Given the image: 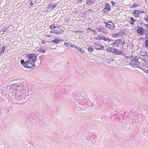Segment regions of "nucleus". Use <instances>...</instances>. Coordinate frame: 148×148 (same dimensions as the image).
<instances>
[{"label": "nucleus", "instance_id": "f257e3e1", "mask_svg": "<svg viewBox=\"0 0 148 148\" xmlns=\"http://www.w3.org/2000/svg\"><path fill=\"white\" fill-rule=\"evenodd\" d=\"M37 55L35 54H30L29 56L28 59L26 64H27V66L30 68H32L36 66L34 62L36 60Z\"/></svg>", "mask_w": 148, "mask_h": 148}, {"label": "nucleus", "instance_id": "f03ea898", "mask_svg": "<svg viewBox=\"0 0 148 148\" xmlns=\"http://www.w3.org/2000/svg\"><path fill=\"white\" fill-rule=\"evenodd\" d=\"M20 82H19V94L22 95L23 94L26 93V88L25 81L22 79H20Z\"/></svg>", "mask_w": 148, "mask_h": 148}, {"label": "nucleus", "instance_id": "7ed1b4c3", "mask_svg": "<svg viewBox=\"0 0 148 148\" xmlns=\"http://www.w3.org/2000/svg\"><path fill=\"white\" fill-rule=\"evenodd\" d=\"M111 7L108 3H106L105 4V7L104 10H102V12L105 14H106L107 12L106 11L108 12L111 10Z\"/></svg>", "mask_w": 148, "mask_h": 148}, {"label": "nucleus", "instance_id": "20e7f679", "mask_svg": "<svg viewBox=\"0 0 148 148\" xmlns=\"http://www.w3.org/2000/svg\"><path fill=\"white\" fill-rule=\"evenodd\" d=\"M106 26L108 28L110 29H115V26L113 23L111 21L105 22Z\"/></svg>", "mask_w": 148, "mask_h": 148}, {"label": "nucleus", "instance_id": "39448f33", "mask_svg": "<svg viewBox=\"0 0 148 148\" xmlns=\"http://www.w3.org/2000/svg\"><path fill=\"white\" fill-rule=\"evenodd\" d=\"M94 46L95 48V49L97 50L103 49L104 48V46L100 45L98 42L94 43Z\"/></svg>", "mask_w": 148, "mask_h": 148}, {"label": "nucleus", "instance_id": "423d86ee", "mask_svg": "<svg viewBox=\"0 0 148 148\" xmlns=\"http://www.w3.org/2000/svg\"><path fill=\"white\" fill-rule=\"evenodd\" d=\"M139 64L137 62H134V61H131L130 63V64L131 65L132 67L135 68H139Z\"/></svg>", "mask_w": 148, "mask_h": 148}, {"label": "nucleus", "instance_id": "0eeeda50", "mask_svg": "<svg viewBox=\"0 0 148 148\" xmlns=\"http://www.w3.org/2000/svg\"><path fill=\"white\" fill-rule=\"evenodd\" d=\"M130 59L132 60V61L137 62L139 64V62L138 61L139 58L136 56L132 55L130 57Z\"/></svg>", "mask_w": 148, "mask_h": 148}, {"label": "nucleus", "instance_id": "6e6552de", "mask_svg": "<svg viewBox=\"0 0 148 148\" xmlns=\"http://www.w3.org/2000/svg\"><path fill=\"white\" fill-rule=\"evenodd\" d=\"M121 39H118L115 40L114 42L113 43L112 45L114 46H116L117 47H119V45L120 43L121 42Z\"/></svg>", "mask_w": 148, "mask_h": 148}, {"label": "nucleus", "instance_id": "1a4fd4ad", "mask_svg": "<svg viewBox=\"0 0 148 148\" xmlns=\"http://www.w3.org/2000/svg\"><path fill=\"white\" fill-rule=\"evenodd\" d=\"M137 33L138 34H143L144 32V29L143 27H139L137 30Z\"/></svg>", "mask_w": 148, "mask_h": 148}, {"label": "nucleus", "instance_id": "9d476101", "mask_svg": "<svg viewBox=\"0 0 148 148\" xmlns=\"http://www.w3.org/2000/svg\"><path fill=\"white\" fill-rule=\"evenodd\" d=\"M121 36V34L120 32L114 33L112 34V36L114 38H117Z\"/></svg>", "mask_w": 148, "mask_h": 148}, {"label": "nucleus", "instance_id": "9b49d317", "mask_svg": "<svg viewBox=\"0 0 148 148\" xmlns=\"http://www.w3.org/2000/svg\"><path fill=\"white\" fill-rule=\"evenodd\" d=\"M21 62L22 65H23L26 68H30L28 66H27V64H26L27 62V61L25 62L23 60H21Z\"/></svg>", "mask_w": 148, "mask_h": 148}, {"label": "nucleus", "instance_id": "f8f14e48", "mask_svg": "<svg viewBox=\"0 0 148 148\" xmlns=\"http://www.w3.org/2000/svg\"><path fill=\"white\" fill-rule=\"evenodd\" d=\"M95 0H87L86 1V3L88 5H90L94 3Z\"/></svg>", "mask_w": 148, "mask_h": 148}, {"label": "nucleus", "instance_id": "ddd939ff", "mask_svg": "<svg viewBox=\"0 0 148 148\" xmlns=\"http://www.w3.org/2000/svg\"><path fill=\"white\" fill-rule=\"evenodd\" d=\"M122 53L123 51L121 50L120 51L116 49H114V53H116L117 54L120 55L122 54Z\"/></svg>", "mask_w": 148, "mask_h": 148}, {"label": "nucleus", "instance_id": "4468645a", "mask_svg": "<svg viewBox=\"0 0 148 148\" xmlns=\"http://www.w3.org/2000/svg\"><path fill=\"white\" fill-rule=\"evenodd\" d=\"M74 47L82 53H84V51L81 48L79 47L76 46H74Z\"/></svg>", "mask_w": 148, "mask_h": 148}, {"label": "nucleus", "instance_id": "2eb2a0df", "mask_svg": "<svg viewBox=\"0 0 148 148\" xmlns=\"http://www.w3.org/2000/svg\"><path fill=\"white\" fill-rule=\"evenodd\" d=\"M130 23L131 25L134 24L136 22V20L134 19L133 17H130Z\"/></svg>", "mask_w": 148, "mask_h": 148}, {"label": "nucleus", "instance_id": "dca6fc26", "mask_svg": "<svg viewBox=\"0 0 148 148\" xmlns=\"http://www.w3.org/2000/svg\"><path fill=\"white\" fill-rule=\"evenodd\" d=\"M57 5V4H51L49 5L48 6V7L49 8H53V9L55 8Z\"/></svg>", "mask_w": 148, "mask_h": 148}, {"label": "nucleus", "instance_id": "f3484780", "mask_svg": "<svg viewBox=\"0 0 148 148\" xmlns=\"http://www.w3.org/2000/svg\"><path fill=\"white\" fill-rule=\"evenodd\" d=\"M142 13V11H140L136 10H135L134 11V12H133V13L135 14H136L137 16H138V14H139L140 13Z\"/></svg>", "mask_w": 148, "mask_h": 148}, {"label": "nucleus", "instance_id": "a211bd4d", "mask_svg": "<svg viewBox=\"0 0 148 148\" xmlns=\"http://www.w3.org/2000/svg\"><path fill=\"white\" fill-rule=\"evenodd\" d=\"M59 38H56L54 40H53L51 41H49L48 42H54L55 43V44H57L59 42Z\"/></svg>", "mask_w": 148, "mask_h": 148}, {"label": "nucleus", "instance_id": "6ab92c4d", "mask_svg": "<svg viewBox=\"0 0 148 148\" xmlns=\"http://www.w3.org/2000/svg\"><path fill=\"white\" fill-rule=\"evenodd\" d=\"M141 59L144 61H148V56L147 55H145L144 57L141 58Z\"/></svg>", "mask_w": 148, "mask_h": 148}, {"label": "nucleus", "instance_id": "aec40b11", "mask_svg": "<svg viewBox=\"0 0 148 148\" xmlns=\"http://www.w3.org/2000/svg\"><path fill=\"white\" fill-rule=\"evenodd\" d=\"M9 27L8 26L7 27V26H6L4 28V29H3L1 31V32L2 33V34H3L4 32H6V31L8 29Z\"/></svg>", "mask_w": 148, "mask_h": 148}, {"label": "nucleus", "instance_id": "412c9836", "mask_svg": "<svg viewBox=\"0 0 148 148\" xmlns=\"http://www.w3.org/2000/svg\"><path fill=\"white\" fill-rule=\"evenodd\" d=\"M99 39L100 40H102L105 41H107L108 40V38H106L105 37H99Z\"/></svg>", "mask_w": 148, "mask_h": 148}, {"label": "nucleus", "instance_id": "4be33fe9", "mask_svg": "<svg viewBox=\"0 0 148 148\" xmlns=\"http://www.w3.org/2000/svg\"><path fill=\"white\" fill-rule=\"evenodd\" d=\"M93 48L92 47H89L88 48V51L90 53H92L93 50Z\"/></svg>", "mask_w": 148, "mask_h": 148}, {"label": "nucleus", "instance_id": "5701e85b", "mask_svg": "<svg viewBox=\"0 0 148 148\" xmlns=\"http://www.w3.org/2000/svg\"><path fill=\"white\" fill-rule=\"evenodd\" d=\"M40 52H41L42 53H43L44 52H45V48L42 47V48H40Z\"/></svg>", "mask_w": 148, "mask_h": 148}, {"label": "nucleus", "instance_id": "b1692460", "mask_svg": "<svg viewBox=\"0 0 148 148\" xmlns=\"http://www.w3.org/2000/svg\"><path fill=\"white\" fill-rule=\"evenodd\" d=\"M5 49V47L3 46L2 47L1 50V53H0L1 54H2V53H4V51Z\"/></svg>", "mask_w": 148, "mask_h": 148}, {"label": "nucleus", "instance_id": "393cba45", "mask_svg": "<svg viewBox=\"0 0 148 148\" xmlns=\"http://www.w3.org/2000/svg\"><path fill=\"white\" fill-rule=\"evenodd\" d=\"M145 47L146 48H148V40H145Z\"/></svg>", "mask_w": 148, "mask_h": 148}, {"label": "nucleus", "instance_id": "a878e982", "mask_svg": "<svg viewBox=\"0 0 148 148\" xmlns=\"http://www.w3.org/2000/svg\"><path fill=\"white\" fill-rule=\"evenodd\" d=\"M142 69L143 71L145 72V73H146L147 74H148V70H146L144 68H142Z\"/></svg>", "mask_w": 148, "mask_h": 148}, {"label": "nucleus", "instance_id": "bb28decb", "mask_svg": "<svg viewBox=\"0 0 148 148\" xmlns=\"http://www.w3.org/2000/svg\"><path fill=\"white\" fill-rule=\"evenodd\" d=\"M111 49H112V48L111 47H108L106 49V50L108 52L110 53V52L111 51Z\"/></svg>", "mask_w": 148, "mask_h": 148}, {"label": "nucleus", "instance_id": "cd10ccee", "mask_svg": "<svg viewBox=\"0 0 148 148\" xmlns=\"http://www.w3.org/2000/svg\"><path fill=\"white\" fill-rule=\"evenodd\" d=\"M70 45L69 43L66 42L64 43V45L66 47H68Z\"/></svg>", "mask_w": 148, "mask_h": 148}, {"label": "nucleus", "instance_id": "c85d7f7f", "mask_svg": "<svg viewBox=\"0 0 148 148\" xmlns=\"http://www.w3.org/2000/svg\"><path fill=\"white\" fill-rule=\"evenodd\" d=\"M55 27V26L53 25H50V27H51V30H52Z\"/></svg>", "mask_w": 148, "mask_h": 148}, {"label": "nucleus", "instance_id": "c756f323", "mask_svg": "<svg viewBox=\"0 0 148 148\" xmlns=\"http://www.w3.org/2000/svg\"><path fill=\"white\" fill-rule=\"evenodd\" d=\"M139 6V5H137V3H135L133 5L132 7H137V6Z\"/></svg>", "mask_w": 148, "mask_h": 148}, {"label": "nucleus", "instance_id": "7c9ffc66", "mask_svg": "<svg viewBox=\"0 0 148 148\" xmlns=\"http://www.w3.org/2000/svg\"><path fill=\"white\" fill-rule=\"evenodd\" d=\"M60 32H61L60 31H57L56 30V31H53V33H55L56 34H59L60 33Z\"/></svg>", "mask_w": 148, "mask_h": 148}, {"label": "nucleus", "instance_id": "2f4dec72", "mask_svg": "<svg viewBox=\"0 0 148 148\" xmlns=\"http://www.w3.org/2000/svg\"><path fill=\"white\" fill-rule=\"evenodd\" d=\"M111 3H112V5L114 6V5H115V2H114L113 1H112L111 2Z\"/></svg>", "mask_w": 148, "mask_h": 148}, {"label": "nucleus", "instance_id": "473e14b6", "mask_svg": "<svg viewBox=\"0 0 148 148\" xmlns=\"http://www.w3.org/2000/svg\"><path fill=\"white\" fill-rule=\"evenodd\" d=\"M74 46H75V45H73V44H71V45L70 47L72 48H73L74 47Z\"/></svg>", "mask_w": 148, "mask_h": 148}, {"label": "nucleus", "instance_id": "72a5a7b5", "mask_svg": "<svg viewBox=\"0 0 148 148\" xmlns=\"http://www.w3.org/2000/svg\"><path fill=\"white\" fill-rule=\"evenodd\" d=\"M114 49H112V48L111 50V51L110 52V53H114Z\"/></svg>", "mask_w": 148, "mask_h": 148}, {"label": "nucleus", "instance_id": "f704fd0d", "mask_svg": "<svg viewBox=\"0 0 148 148\" xmlns=\"http://www.w3.org/2000/svg\"><path fill=\"white\" fill-rule=\"evenodd\" d=\"M87 29L89 31H91V28H90V27L88 28Z\"/></svg>", "mask_w": 148, "mask_h": 148}, {"label": "nucleus", "instance_id": "c9c22d12", "mask_svg": "<svg viewBox=\"0 0 148 148\" xmlns=\"http://www.w3.org/2000/svg\"><path fill=\"white\" fill-rule=\"evenodd\" d=\"M145 20L146 21L148 22V16H147L146 18H145Z\"/></svg>", "mask_w": 148, "mask_h": 148}, {"label": "nucleus", "instance_id": "e433bc0d", "mask_svg": "<svg viewBox=\"0 0 148 148\" xmlns=\"http://www.w3.org/2000/svg\"><path fill=\"white\" fill-rule=\"evenodd\" d=\"M45 43V41H44L43 40H42V44H44Z\"/></svg>", "mask_w": 148, "mask_h": 148}, {"label": "nucleus", "instance_id": "4c0bfd02", "mask_svg": "<svg viewBox=\"0 0 148 148\" xmlns=\"http://www.w3.org/2000/svg\"><path fill=\"white\" fill-rule=\"evenodd\" d=\"M0 148H4V147L3 146L1 145H0Z\"/></svg>", "mask_w": 148, "mask_h": 148}, {"label": "nucleus", "instance_id": "58836bf2", "mask_svg": "<svg viewBox=\"0 0 148 148\" xmlns=\"http://www.w3.org/2000/svg\"><path fill=\"white\" fill-rule=\"evenodd\" d=\"M108 40L109 42H110L112 40L110 39L109 38H108Z\"/></svg>", "mask_w": 148, "mask_h": 148}, {"label": "nucleus", "instance_id": "ea45409f", "mask_svg": "<svg viewBox=\"0 0 148 148\" xmlns=\"http://www.w3.org/2000/svg\"><path fill=\"white\" fill-rule=\"evenodd\" d=\"M30 4L31 5H33L34 3L32 2H31L30 3Z\"/></svg>", "mask_w": 148, "mask_h": 148}, {"label": "nucleus", "instance_id": "a19ab883", "mask_svg": "<svg viewBox=\"0 0 148 148\" xmlns=\"http://www.w3.org/2000/svg\"><path fill=\"white\" fill-rule=\"evenodd\" d=\"M63 41V40L59 39V41Z\"/></svg>", "mask_w": 148, "mask_h": 148}, {"label": "nucleus", "instance_id": "79ce46f5", "mask_svg": "<svg viewBox=\"0 0 148 148\" xmlns=\"http://www.w3.org/2000/svg\"><path fill=\"white\" fill-rule=\"evenodd\" d=\"M91 31H92V32H95V30H94V29H91Z\"/></svg>", "mask_w": 148, "mask_h": 148}, {"label": "nucleus", "instance_id": "37998d69", "mask_svg": "<svg viewBox=\"0 0 148 148\" xmlns=\"http://www.w3.org/2000/svg\"><path fill=\"white\" fill-rule=\"evenodd\" d=\"M83 0H78L77 1L78 2H80V1H82Z\"/></svg>", "mask_w": 148, "mask_h": 148}, {"label": "nucleus", "instance_id": "c03bdc74", "mask_svg": "<svg viewBox=\"0 0 148 148\" xmlns=\"http://www.w3.org/2000/svg\"><path fill=\"white\" fill-rule=\"evenodd\" d=\"M59 27L57 26H55V27H54V28L55 29L56 28H57V27Z\"/></svg>", "mask_w": 148, "mask_h": 148}, {"label": "nucleus", "instance_id": "a18cd8bd", "mask_svg": "<svg viewBox=\"0 0 148 148\" xmlns=\"http://www.w3.org/2000/svg\"><path fill=\"white\" fill-rule=\"evenodd\" d=\"M146 27L148 28V24L146 25Z\"/></svg>", "mask_w": 148, "mask_h": 148}, {"label": "nucleus", "instance_id": "49530a36", "mask_svg": "<svg viewBox=\"0 0 148 148\" xmlns=\"http://www.w3.org/2000/svg\"><path fill=\"white\" fill-rule=\"evenodd\" d=\"M51 33H53V31H51Z\"/></svg>", "mask_w": 148, "mask_h": 148}, {"label": "nucleus", "instance_id": "de8ad7c7", "mask_svg": "<svg viewBox=\"0 0 148 148\" xmlns=\"http://www.w3.org/2000/svg\"><path fill=\"white\" fill-rule=\"evenodd\" d=\"M47 36H49V37H50V36L49 35H47Z\"/></svg>", "mask_w": 148, "mask_h": 148}, {"label": "nucleus", "instance_id": "09e8293b", "mask_svg": "<svg viewBox=\"0 0 148 148\" xmlns=\"http://www.w3.org/2000/svg\"><path fill=\"white\" fill-rule=\"evenodd\" d=\"M124 44V42H123V43L122 44V45H123Z\"/></svg>", "mask_w": 148, "mask_h": 148}]
</instances>
